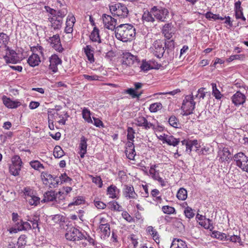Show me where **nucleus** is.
Masks as SVG:
<instances>
[{
	"label": "nucleus",
	"instance_id": "obj_39",
	"mask_svg": "<svg viewBox=\"0 0 248 248\" xmlns=\"http://www.w3.org/2000/svg\"><path fill=\"white\" fill-rule=\"evenodd\" d=\"M125 153L128 159L130 160L134 159L135 156L136 155V152L134 147L131 149H128V148H127Z\"/></svg>",
	"mask_w": 248,
	"mask_h": 248
},
{
	"label": "nucleus",
	"instance_id": "obj_58",
	"mask_svg": "<svg viewBox=\"0 0 248 248\" xmlns=\"http://www.w3.org/2000/svg\"><path fill=\"white\" fill-rule=\"evenodd\" d=\"M147 230H148V232H149V233L153 236V238L155 239H156L157 238H158V235H157V232L155 231L154 228L152 227V226H149L148 228H147Z\"/></svg>",
	"mask_w": 248,
	"mask_h": 248
},
{
	"label": "nucleus",
	"instance_id": "obj_12",
	"mask_svg": "<svg viewBox=\"0 0 248 248\" xmlns=\"http://www.w3.org/2000/svg\"><path fill=\"white\" fill-rule=\"evenodd\" d=\"M49 62V69L51 70L53 73H56L58 71V65L61 64L62 62L58 55L54 54L50 57Z\"/></svg>",
	"mask_w": 248,
	"mask_h": 248
},
{
	"label": "nucleus",
	"instance_id": "obj_11",
	"mask_svg": "<svg viewBox=\"0 0 248 248\" xmlns=\"http://www.w3.org/2000/svg\"><path fill=\"white\" fill-rule=\"evenodd\" d=\"M164 43L161 40H156L154 43V54L157 58H160L165 53Z\"/></svg>",
	"mask_w": 248,
	"mask_h": 248
},
{
	"label": "nucleus",
	"instance_id": "obj_32",
	"mask_svg": "<svg viewBox=\"0 0 248 248\" xmlns=\"http://www.w3.org/2000/svg\"><path fill=\"white\" fill-rule=\"evenodd\" d=\"M53 155L55 158H60L64 155V152L60 146H56L54 149Z\"/></svg>",
	"mask_w": 248,
	"mask_h": 248
},
{
	"label": "nucleus",
	"instance_id": "obj_1",
	"mask_svg": "<svg viewBox=\"0 0 248 248\" xmlns=\"http://www.w3.org/2000/svg\"><path fill=\"white\" fill-rule=\"evenodd\" d=\"M116 38L124 42L132 40L136 35V30L130 24H121L115 30Z\"/></svg>",
	"mask_w": 248,
	"mask_h": 248
},
{
	"label": "nucleus",
	"instance_id": "obj_55",
	"mask_svg": "<svg viewBox=\"0 0 248 248\" xmlns=\"http://www.w3.org/2000/svg\"><path fill=\"white\" fill-rule=\"evenodd\" d=\"M165 46L166 49H167V51L169 50H171L172 49H173L174 47V41L173 40H169L165 42Z\"/></svg>",
	"mask_w": 248,
	"mask_h": 248
},
{
	"label": "nucleus",
	"instance_id": "obj_6",
	"mask_svg": "<svg viewBox=\"0 0 248 248\" xmlns=\"http://www.w3.org/2000/svg\"><path fill=\"white\" fill-rule=\"evenodd\" d=\"M140 60L137 56L131 54L129 52H125L123 54L122 63L125 66H131L135 64H138Z\"/></svg>",
	"mask_w": 248,
	"mask_h": 248
},
{
	"label": "nucleus",
	"instance_id": "obj_9",
	"mask_svg": "<svg viewBox=\"0 0 248 248\" xmlns=\"http://www.w3.org/2000/svg\"><path fill=\"white\" fill-rule=\"evenodd\" d=\"M231 100L235 106H239L245 103L246 96L240 91H237L231 97Z\"/></svg>",
	"mask_w": 248,
	"mask_h": 248
},
{
	"label": "nucleus",
	"instance_id": "obj_7",
	"mask_svg": "<svg viewBox=\"0 0 248 248\" xmlns=\"http://www.w3.org/2000/svg\"><path fill=\"white\" fill-rule=\"evenodd\" d=\"M104 27L110 30H116L117 19L112 17L110 15L104 14L102 16Z\"/></svg>",
	"mask_w": 248,
	"mask_h": 248
},
{
	"label": "nucleus",
	"instance_id": "obj_42",
	"mask_svg": "<svg viewBox=\"0 0 248 248\" xmlns=\"http://www.w3.org/2000/svg\"><path fill=\"white\" fill-rule=\"evenodd\" d=\"M40 199L35 196H31L28 200L29 203L31 205L36 206L40 203Z\"/></svg>",
	"mask_w": 248,
	"mask_h": 248
},
{
	"label": "nucleus",
	"instance_id": "obj_50",
	"mask_svg": "<svg viewBox=\"0 0 248 248\" xmlns=\"http://www.w3.org/2000/svg\"><path fill=\"white\" fill-rule=\"evenodd\" d=\"M184 213L186 215V217L188 218H191L193 217L195 215L192 208L188 206L185 209Z\"/></svg>",
	"mask_w": 248,
	"mask_h": 248
},
{
	"label": "nucleus",
	"instance_id": "obj_49",
	"mask_svg": "<svg viewBox=\"0 0 248 248\" xmlns=\"http://www.w3.org/2000/svg\"><path fill=\"white\" fill-rule=\"evenodd\" d=\"M135 133V130L133 129V128L128 127L127 128V139L129 140L133 141L135 138V136H134Z\"/></svg>",
	"mask_w": 248,
	"mask_h": 248
},
{
	"label": "nucleus",
	"instance_id": "obj_46",
	"mask_svg": "<svg viewBox=\"0 0 248 248\" xmlns=\"http://www.w3.org/2000/svg\"><path fill=\"white\" fill-rule=\"evenodd\" d=\"M227 238V241L229 240L230 241H232V242H234V243L238 242L239 244H240V245H242L241 243V238L239 236L235 235H228L227 236V238Z\"/></svg>",
	"mask_w": 248,
	"mask_h": 248
},
{
	"label": "nucleus",
	"instance_id": "obj_22",
	"mask_svg": "<svg viewBox=\"0 0 248 248\" xmlns=\"http://www.w3.org/2000/svg\"><path fill=\"white\" fill-rule=\"evenodd\" d=\"M170 248H187L185 241L180 239H174Z\"/></svg>",
	"mask_w": 248,
	"mask_h": 248
},
{
	"label": "nucleus",
	"instance_id": "obj_15",
	"mask_svg": "<svg viewBox=\"0 0 248 248\" xmlns=\"http://www.w3.org/2000/svg\"><path fill=\"white\" fill-rule=\"evenodd\" d=\"M57 194L55 191L50 190L47 191L44 194V198L41 201L42 202H53L54 201H57Z\"/></svg>",
	"mask_w": 248,
	"mask_h": 248
},
{
	"label": "nucleus",
	"instance_id": "obj_8",
	"mask_svg": "<svg viewBox=\"0 0 248 248\" xmlns=\"http://www.w3.org/2000/svg\"><path fill=\"white\" fill-rule=\"evenodd\" d=\"M49 42L50 43L52 47L56 51L59 52H62L63 51V48L62 47L60 36L58 34L50 37L49 39Z\"/></svg>",
	"mask_w": 248,
	"mask_h": 248
},
{
	"label": "nucleus",
	"instance_id": "obj_64",
	"mask_svg": "<svg viewBox=\"0 0 248 248\" xmlns=\"http://www.w3.org/2000/svg\"><path fill=\"white\" fill-rule=\"evenodd\" d=\"M94 205L98 209H103L106 207V204L98 201H94Z\"/></svg>",
	"mask_w": 248,
	"mask_h": 248
},
{
	"label": "nucleus",
	"instance_id": "obj_34",
	"mask_svg": "<svg viewBox=\"0 0 248 248\" xmlns=\"http://www.w3.org/2000/svg\"><path fill=\"white\" fill-rule=\"evenodd\" d=\"M20 170V166L11 165L9 167V170L10 173L14 176L18 175Z\"/></svg>",
	"mask_w": 248,
	"mask_h": 248
},
{
	"label": "nucleus",
	"instance_id": "obj_27",
	"mask_svg": "<svg viewBox=\"0 0 248 248\" xmlns=\"http://www.w3.org/2000/svg\"><path fill=\"white\" fill-rule=\"evenodd\" d=\"M107 191L109 197L114 199L117 197V193H119V190L116 186L111 185L108 188Z\"/></svg>",
	"mask_w": 248,
	"mask_h": 248
},
{
	"label": "nucleus",
	"instance_id": "obj_47",
	"mask_svg": "<svg viewBox=\"0 0 248 248\" xmlns=\"http://www.w3.org/2000/svg\"><path fill=\"white\" fill-rule=\"evenodd\" d=\"M9 40L8 36L5 33L2 32L0 33V44H2L7 47L6 44Z\"/></svg>",
	"mask_w": 248,
	"mask_h": 248
},
{
	"label": "nucleus",
	"instance_id": "obj_51",
	"mask_svg": "<svg viewBox=\"0 0 248 248\" xmlns=\"http://www.w3.org/2000/svg\"><path fill=\"white\" fill-rule=\"evenodd\" d=\"M140 68L143 71H147L152 68L151 65L145 61H142Z\"/></svg>",
	"mask_w": 248,
	"mask_h": 248
},
{
	"label": "nucleus",
	"instance_id": "obj_37",
	"mask_svg": "<svg viewBox=\"0 0 248 248\" xmlns=\"http://www.w3.org/2000/svg\"><path fill=\"white\" fill-rule=\"evenodd\" d=\"M87 139L85 138L84 136H83L80 138V143L79 144V148L80 150H82V151H83V150L87 151Z\"/></svg>",
	"mask_w": 248,
	"mask_h": 248
},
{
	"label": "nucleus",
	"instance_id": "obj_16",
	"mask_svg": "<svg viewBox=\"0 0 248 248\" xmlns=\"http://www.w3.org/2000/svg\"><path fill=\"white\" fill-rule=\"evenodd\" d=\"M41 177L44 184L46 185H47L49 182V180L50 181L51 184H52L53 181H55L57 185H58L60 182L59 179H57V177H53L51 174H48L46 172H42Z\"/></svg>",
	"mask_w": 248,
	"mask_h": 248
},
{
	"label": "nucleus",
	"instance_id": "obj_56",
	"mask_svg": "<svg viewBox=\"0 0 248 248\" xmlns=\"http://www.w3.org/2000/svg\"><path fill=\"white\" fill-rule=\"evenodd\" d=\"M125 92L127 93H128L129 94L131 95L133 98H139L140 96L141 95V93L137 94L136 93L135 90L133 88H129L127 89Z\"/></svg>",
	"mask_w": 248,
	"mask_h": 248
},
{
	"label": "nucleus",
	"instance_id": "obj_45",
	"mask_svg": "<svg viewBox=\"0 0 248 248\" xmlns=\"http://www.w3.org/2000/svg\"><path fill=\"white\" fill-rule=\"evenodd\" d=\"M92 178V182L95 183L96 185H98L99 187L101 188L103 186V182L100 176L94 177L93 175H90Z\"/></svg>",
	"mask_w": 248,
	"mask_h": 248
},
{
	"label": "nucleus",
	"instance_id": "obj_53",
	"mask_svg": "<svg viewBox=\"0 0 248 248\" xmlns=\"http://www.w3.org/2000/svg\"><path fill=\"white\" fill-rule=\"evenodd\" d=\"M57 179H59V181L60 180L61 183H62V182H70L72 181V179L68 177L65 172L62 174L58 178H57Z\"/></svg>",
	"mask_w": 248,
	"mask_h": 248
},
{
	"label": "nucleus",
	"instance_id": "obj_28",
	"mask_svg": "<svg viewBox=\"0 0 248 248\" xmlns=\"http://www.w3.org/2000/svg\"><path fill=\"white\" fill-rule=\"evenodd\" d=\"M51 22L52 27L54 30H59L62 27V19H58V17H56V19L52 18Z\"/></svg>",
	"mask_w": 248,
	"mask_h": 248
},
{
	"label": "nucleus",
	"instance_id": "obj_10",
	"mask_svg": "<svg viewBox=\"0 0 248 248\" xmlns=\"http://www.w3.org/2000/svg\"><path fill=\"white\" fill-rule=\"evenodd\" d=\"M135 124L138 126L143 127L145 129L152 128L155 129V126L153 124L148 122L147 120L143 116H139L135 119Z\"/></svg>",
	"mask_w": 248,
	"mask_h": 248
},
{
	"label": "nucleus",
	"instance_id": "obj_24",
	"mask_svg": "<svg viewBox=\"0 0 248 248\" xmlns=\"http://www.w3.org/2000/svg\"><path fill=\"white\" fill-rule=\"evenodd\" d=\"M234 160L236 161V165L242 166V161L246 162L247 156L243 153L240 152L235 154L233 156Z\"/></svg>",
	"mask_w": 248,
	"mask_h": 248
},
{
	"label": "nucleus",
	"instance_id": "obj_48",
	"mask_svg": "<svg viewBox=\"0 0 248 248\" xmlns=\"http://www.w3.org/2000/svg\"><path fill=\"white\" fill-rule=\"evenodd\" d=\"M163 212L165 214H171L175 212V209L170 206H163L162 208Z\"/></svg>",
	"mask_w": 248,
	"mask_h": 248
},
{
	"label": "nucleus",
	"instance_id": "obj_36",
	"mask_svg": "<svg viewBox=\"0 0 248 248\" xmlns=\"http://www.w3.org/2000/svg\"><path fill=\"white\" fill-rule=\"evenodd\" d=\"M162 108V104L160 102L155 103L150 105L149 110L151 112H156Z\"/></svg>",
	"mask_w": 248,
	"mask_h": 248
},
{
	"label": "nucleus",
	"instance_id": "obj_21",
	"mask_svg": "<svg viewBox=\"0 0 248 248\" xmlns=\"http://www.w3.org/2000/svg\"><path fill=\"white\" fill-rule=\"evenodd\" d=\"M90 38L93 42H97L98 43H101V40L99 35V30L96 27H94L93 28V29L90 35Z\"/></svg>",
	"mask_w": 248,
	"mask_h": 248
},
{
	"label": "nucleus",
	"instance_id": "obj_3",
	"mask_svg": "<svg viewBox=\"0 0 248 248\" xmlns=\"http://www.w3.org/2000/svg\"><path fill=\"white\" fill-rule=\"evenodd\" d=\"M195 102L194 101V96L186 95L183 101L182 109L184 112L183 115L187 116L193 113L195 108Z\"/></svg>",
	"mask_w": 248,
	"mask_h": 248
},
{
	"label": "nucleus",
	"instance_id": "obj_29",
	"mask_svg": "<svg viewBox=\"0 0 248 248\" xmlns=\"http://www.w3.org/2000/svg\"><path fill=\"white\" fill-rule=\"evenodd\" d=\"M187 196V190L184 188H180L177 192V198L182 201L185 200Z\"/></svg>",
	"mask_w": 248,
	"mask_h": 248
},
{
	"label": "nucleus",
	"instance_id": "obj_57",
	"mask_svg": "<svg viewBox=\"0 0 248 248\" xmlns=\"http://www.w3.org/2000/svg\"><path fill=\"white\" fill-rule=\"evenodd\" d=\"M22 162L21 159H20L19 156L16 155L15 156L12 158V164L14 165L20 166H21Z\"/></svg>",
	"mask_w": 248,
	"mask_h": 248
},
{
	"label": "nucleus",
	"instance_id": "obj_63",
	"mask_svg": "<svg viewBox=\"0 0 248 248\" xmlns=\"http://www.w3.org/2000/svg\"><path fill=\"white\" fill-rule=\"evenodd\" d=\"M6 62L7 63H16L17 62V60L16 58V56L14 57H8L7 56H5L4 57Z\"/></svg>",
	"mask_w": 248,
	"mask_h": 248
},
{
	"label": "nucleus",
	"instance_id": "obj_43",
	"mask_svg": "<svg viewBox=\"0 0 248 248\" xmlns=\"http://www.w3.org/2000/svg\"><path fill=\"white\" fill-rule=\"evenodd\" d=\"M84 200L82 197H78L74 200V201L68 204V206L70 207L72 205H78L84 203Z\"/></svg>",
	"mask_w": 248,
	"mask_h": 248
},
{
	"label": "nucleus",
	"instance_id": "obj_38",
	"mask_svg": "<svg viewBox=\"0 0 248 248\" xmlns=\"http://www.w3.org/2000/svg\"><path fill=\"white\" fill-rule=\"evenodd\" d=\"M169 123L171 126L175 128H178L180 125L178 119L174 116L170 117L169 119Z\"/></svg>",
	"mask_w": 248,
	"mask_h": 248
},
{
	"label": "nucleus",
	"instance_id": "obj_30",
	"mask_svg": "<svg viewBox=\"0 0 248 248\" xmlns=\"http://www.w3.org/2000/svg\"><path fill=\"white\" fill-rule=\"evenodd\" d=\"M211 85L212 87V94L216 99H220L222 97V94H221L220 92L217 89L216 84L212 83Z\"/></svg>",
	"mask_w": 248,
	"mask_h": 248
},
{
	"label": "nucleus",
	"instance_id": "obj_14",
	"mask_svg": "<svg viewBox=\"0 0 248 248\" xmlns=\"http://www.w3.org/2000/svg\"><path fill=\"white\" fill-rule=\"evenodd\" d=\"M241 2L238 1L234 3V11L236 19H241L243 21L246 20V18L243 15V8L241 6Z\"/></svg>",
	"mask_w": 248,
	"mask_h": 248
},
{
	"label": "nucleus",
	"instance_id": "obj_59",
	"mask_svg": "<svg viewBox=\"0 0 248 248\" xmlns=\"http://www.w3.org/2000/svg\"><path fill=\"white\" fill-rule=\"evenodd\" d=\"M123 217L129 222L134 220L133 218L126 211L123 212L122 214Z\"/></svg>",
	"mask_w": 248,
	"mask_h": 248
},
{
	"label": "nucleus",
	"instance_id": "obj_23",
	"mask_svg": "<svg viewBox=\"0 0 248 248\" xmlns=\"http://www.w3.org/2000/svg\"><path fill=\"white\" fill-rule=\"evenodd\" d=\"M163 142H166L170 145L175 146L178 144L180 142L179 139L175 138L173 136H166L163 139Z\"/></svg>",
	"mask_w": 248,
	"mask_h": 248
},
{
	"label": "nucleus",
	"instance_id": "obj_52",
	"mask_svg": "<svg viewBox=\"0 0 248 248\" xmlns=\"http://www.w3.org/2000/svg\"><path fill=\"white\" fill-rule=\"evenodd\" d=\"M152 176L154 180H157L161 184L162 186H165V182L159 176L158 172L156 174H154Z\"/></svg>",
	"mask_w": 248,
	"mask_h": 248
},
{
	"label": "nucleus",
	"instance_id": "obj_44",
	"mask_svg": "<svg viewBox=\"0 0 248 248\" xmlns=\"http://www.w3.org/2000/svg\"><path fill=\"white\" fill-rule=\"evenodd\" d=\"M30 165L32 168L36 170H39L40 168L44 169L43 165L38 160L31 161Z\"/></svg>",
	"mask_w": 248,
	"mask_h": 248
},
{
	"label": "nucleus",
	"instance_id": "obj_25",
	"mask_svg": "<svg viewBox=\"0 0 248 248\" xmlns=\"http://www.w3.org/2000/svg\"><path fill=\"white\" fill-rule=\"evenodd\" d=\"M84 52L87 56L88 60L91 62H93L94 60L92 46L90 45L86 46V47L84 48Z\"/></svg>",
	"mask_w": 248,
	"mask_h": 248
},
{
	"label": "nucleus",
	"instance_id": "obj_26",
	"mask_svg": "<svg viewBox=\"0 0 248 248\" xmlns=\"http://www.w3.org/2000/svg\"><path fill=\"white\" fill-rule=\"evenodd\" d=\"M17 225L18 231L29 230L31 228V224L28 222H24L22 220H20L19 223L17 222Z\"/></svg>",
	"mask_w": 248,
	"mask_h": 248
},
{
	"label": "nucleus",
	"instance_id": "obj_4",
	"mask_svg": "<svg viewBox=\"0 0 248 248\" xmlns=\"http://www.w3.org/2000/svg\"><path fill=\"white\" fill-rule=\"evenodd\" d=\"M65 234L67 240L73 241L83 239L84 235L78 229L73 227H68Z\"/></svg>",
	"mask_w": 248,
	"mask_h": 248
},
{
	"label": "nucleus",
	"instance_id": "obj_20",
	"mask_svg": "<svg viewBox=\"0 0 248 248\" xmlns=\"http://www.w3.org/2000/svg\"><path fill=\"white\" fill-rule=\"evenodd\" d=\"M40 62V57L37 54H34V53L30 56L28 59V63L32 67L38 65Z\"/></svg>",
	"mask_w": 248,
	"mask_h": 248
},
{
	"label": "nucleus",
	"instance_id": "obj_18",
	"mask_svg": "<svg viewBox=\"0 0 248 248\" xmlns=\"http://www.w3.org/2000/svg\"><path fill=\"white\" fill-rule=\"evenodd\" d=\"M124 187V192L125 197L135 199L137 195L134 191L133 186L131 185H125Z\"/></svg>",
	"mask_w": 248,
	"mask_h": 248
},
{
	"label": "nucleus",
	"instance_id": "obj_17",
	"mask_svg": "<svg viewBox=\"0 0 248 248\" xmlns=\"http://www.w3.org/2000/svg\"><path fill=\"white\" fill-rule=\"evenodd\" d=\"M2 100L4 105L8 108H15L20 105L19 102L13 101L10 98H8L5 96L2 97Z\"/></svg>",
	"mask_w": 248,
	"mask_h": 248
},
{
	"label": "nucleus",
	"instance_id": "obj_2",
	"mask_svg": "<svg viewBox=\"0 0 248 248\" xmlns=\"http://www.w3.org/2000/svg\"><path fill=\"white\" fill-rule=\"evenodd\" d=\"M109 7L110 12L114 16H116L121 18H124L128 16L129 11L124 4L117 3L109 5Z\"/></svg>",
	"mask_w": 248,
	"mask_h": 248
},
{
	"label": "nucleus",
	"instance_id": "obj_13",
	"mask_svg": "<svg viewBox=\"0 0 248 248\" xmlns=\"http://www.w3.org/2000/svg\"><path fill=\"white\" fill-rule=\"evenodd\" d=\"M162 31L164 36L169 40L174 34V29L172 28L171 23H168L163 26Z\"/></svg>",
	"mask_w": 248,
	"mask_h": 248
},
{
	"label": "nucleus",
	"instance_id": "obj_61",
	"mask_svg": "<svg viewBox=\"0 0 248 248\" xmlns=\"http://www.w3.org/2000/svg\"><path fill=\"white\" fill-rule=\"evenodd\" d=\"M246 162H243L242 161V166L240 165H237L238 167H239L240 168H241L242 170H243L244 171H246L248 173V158L247 156V159L245 160Z\"/></svg>",
	"mask_w": 248,
	"mask_h": 248
},
{
	"label": "nucleus",
	"instance_id": "obj_60",
	"mask_svg": "<svg viewBox=\"0 0 248 248\" xmlns=\"http://www.w3.org/2000/svg\"><path fill=\"white\" fill-rule=\"evenodd\" d=\"M204 88H201L198 91V93L195 95L196 97H199V98L203 99L205 96L206 93L204 92Z\"/></svg>",
	"mask_w": 248,
	"mask_h": 248
},
{
	"label": "nucleus",
	"instance_id": "obj_41",
	"mask_svg": "<svg viewBox=\"0 0 248 248\" xmlns=\"http://www.w3.org/2000/svg\"><path fill=\"white\" fill-rule=\"evenodd\" d=\"M76 21V19L73 15H69L67 17L66 25L73 28Z\"/></svg>",
	"mask_w": 248,
	"mask_h": 248
},
{
	"label": "nucleus",
	"instance_id": "obj_54",
	"mask_svg": "<svg viewBox=\"0 0 248 248\" xmlns=\"http://www.w3.org/2000/svg\"><path fill=\"white\" fill-rule=\"evenodd\" d=\"M56 16H57L58 17H60L61 19H62V18L66 15L67 10L65 8H62V9L56 11Z\"/></svg>",
	"mask_w": 248,
	"mask_h": 248
},
{
	"label": "nucleus",
	"instance_id": "obj_19",
	"mask_svg": "<svg viewBox=\"0 0 248 248\" xmlns=\"http://www.w3.org/2000/svg\"><path fill=\"white\" fill-rule=\"evenodd\" d=\"M99 229L100 230L103 238L108 237L110 234V225L108 223H102L99 225Z\"/></svg>",
	"mask_w": 248,
	"mask_h": 248
},
{
	"label": "nucleus",
	"instance_id": "obj_35",
	"mask_svg": "<svg viewBox=\"0 0 248 248\" xmlns=\"http://www.w3.org/2000/svg\"><path fill=\"white\" fill-rule=\"evenodd\" d=\"M153 14L150 12H144L142 15V19L147 22H154L155 21Z\"/></svg>",
	"mask_w": 248,
	"mask_h": 248
},
{
	"label": "nucleus",
	"instance_id": "obj_40",
	"mask_svg": "<svg viewBox=\"0 0 248 248\" xmlns=\"http://www.w3.org/2000/svg\"><path fill=\"white\" fill-rule=\"evenodd\" d=\"M108 206L109 209L111 210H116V211H121V208L122 207L116 202H109L108 204Z\"/></svg>",
	"mask_w": 248,
	"mask_h": 248
},
{
	"label": "nucleus",
	"instance_id": "obj_62",
	"mask_svg": "<svg viewBox=\"0 0 248 248\" xmlns=\"http://www.w3.org/2000/svg\"><path fill=\"white\" fill-rule=\"evenodd\" d=\"M215 235V237L217 239H220V240H227V236L226 234L223 233H221L220 232H217L215 233H213Z\"/></svg>",
	"mask_w": 248,
	"mask_h": 248
},
{
	"label": "nucleus",
	"instance_id": "obj_5",
	"mask_svg": "<svg viewBox=\"0 0 248 248\" xmlns=\"http://www.w3.org/2000/svg\"><path fill=\"white\" fill-rule=\"evenodd\" d=\"M151 12L157 20L161 22L166 21L169 14L167 9L162 7L158 8L157 6L152 7L151 9Z\"/></svg>",
	"mask_w": 248,
	"mask_h": 248
},
{
	"label": "nucleus",
	"instance_id": "obj_33",
	"mask_svg": "<svg viewBox=\"0 0 248 248\" xmlns=\"http://www.w3.org/2000/svg\"><path fill=\"white\" fill-rule=\"evenodd\" d=\"M39 217L38 216H34L32 217H30L28 221H30L32 224V227L33 229L36 228L39 229L38 227V221L39 220Z\"/></svg>",
	"mask_w": 248,
	"mask_h": 248
},
{
	"label": "nucleus",
	"instance_id": "obj_31",
	"mask_svg": "<svg viewBox=\"0 0 248 248\" xmlns=\"http://www.w3.org/2000/svg\"><path fill=\"white\" fill-rule=\"evenodd\" d=\"M83 118L89 123H92L93 121L91 118V113L89 110L84 108L82 110Z\"/></svg>",
	"mask_w": 248,
	"mask_h": 248
}]
</instances>
